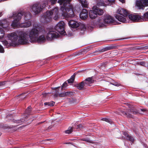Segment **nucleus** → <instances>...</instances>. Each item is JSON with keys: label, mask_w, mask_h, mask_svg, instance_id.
I'll use <instances>...</instances> for the list:
<instances>
[{"label": "nucleus", "mask_w": 148, "mask_h": 148, "mask_svg": "<svg viewBox=\"0 0 148 148\" xmlns=\"http://www.w3.org/2000/svg\"><path fill=\"white\" fill-rule=\"evenodd\" d=\"M38 26V24H34L33 25V27L29 32L17 31L8 34L7 37L11 40V44L16 45L17 44L18 35L19 37L18 43L22 45L27 44L29 42V38L31 42H37L41 44L45 42L46 39L48 41H52L60 36L58 33L51 31L47 33L46 37L45 35L47 32L43 29L39 28Z\"/></svg>", "instance_id": "f257e3e1"}, {"label": "nucleus", "mask_w": 148, "mask_h": 148, "mask_svg": "<svg viewBox=\"0 0 148 148\" xmlns=\"http://www.w3.org/2000/svg\"><path fill=\"white\" fill-rule=\"evenodd\" d=\"M13 16L14 20L11 24V26L13 27H19L27 28L31 25V21L25 22L20 23L19 21L21 19L22 16L24 17L25 21H27L30 19L32 16L30 12H13Z\"/></svg>", "instance_id": "f03ea898"}, {"label": "nucleus", "mask_w": 148, "mask_h": 148, "mask_svg": "<svg viewBox=\"0 0 148 148\" xmlns=\"http://www.w3.org/2000/svg\"><path fill=\"white\" fill-rule=\"evenodd\" d=\"M71 0H60L58 1L60 5H62L60 8L62 16L66 18H72L75 16L73 10V6L69 3Z\"/></svg>", "instance_id": "7ed1b4c3"}, {"label": "nucleus", "mask_w": 148, "mask_h": 148, "mask_svg": "<svg viewBox=\"0 0 148 148\" xmlns=\"http://www.w3.org/2000/svg\"><path fill=\"white\" fill-rule=\"evenodd\" d=\"M58 13V9L55 8L51 11H47L44 15L41 16L40 18V21L41 23H45L50 21L53 17L54 20H56L59 18Z\"/></svg>", "instance_id": "20e7f679"}, {"label": "nucleus", "mask_w": 148, "mask_h": 148, "mask_svg": "<svg viewBox=\"0 0 148 148\" xmlns=\"http://www.w3.org/2000/svg\"><path fill=\"white\" fill-rule=\"evenodd\" d=\"M97 22V26L99 28L105 27V24H111L114 25L119 24L115 21L114 18L112 16L108 14L104 15L103 21L102 18L100 17H99Z\"/></svg>", "instance_id": "39448f33"}, {"label": "nucleus", "mask_w": 148, "mask_h": 148, "mask_svg": "<svg viewBox=\"0 0 148 148\" xmlns=\"http://www.w3.org/2000/svg\"><path fill=\"white\" fill-rule=\"evenodd\" d=\"M57 0H45L42 3L41 5L39 3H34L30 8L31 11H33L36 14L40 12L42 10L43 8L46 6V5H49L50 3L51 5L55 4L56 3Z\"/></svg>", "instance_id": "423d86ee"}, {"label": "nucleus", "mask_w": 148, "mask_h": 148, "mask_svg": "<svg viewBox=\"0 0 148 148\" xmlns=\"http://www.w3.org/2000/svg\"><path fill=\"white\" fill-rule=\"evenodd\" d=\"M116 13L119 14H116L115 16L118 21L123 23L128 22L125 18L127 17L128 13L126 10L120 7L117 10Z\"/></svg>", "instance_id": "0eeeda50"}, {"label": "nucleus", "mask_w": 148, "mask_h": 148, "mask_svg": "<svg viewBox=\"0 0 148 148\" xmlns=\"http://www.w3.org/2000/svg\"><path fill=\"white\" fill-rule=\"evenodd\" d=\"M129 18L134 22H142L148 21V12L145 13L143 16L130 14L128 15Z\"/></svg>", "instance_id": "6e6552de"}, {"label": "nucleus", "mask_w": 148, "mask_h": 148, "mask_svg": "<svg viewBox=\"0 0 148 148\" xmlns=\"http://www.w3.org/2000/svg\"><path fill=\"white\" fill-rule=\"evenodd\" d=\"M65 23L63 21H60L56 26L55 30L60 34L64 35Z\"/></svg>", "instance_id": "1a4fd4ad"}, {"label": "nucleus", "mask_w": 148, "mask_h": 148, "mask_svg": "<svg viewBox=\"0 0 148 148\" xmlns=\"http://www.w3.org/2000/svg\"><path fill=\"white\" fill-rule=\"evenodd\" d=\"M140 110L143 112L145 110L144 109H140L139 110H137L134 108H131L128 109L127 112H126L125 111H123L122 113L123 114H125L127 117L132 118V116L130 113H132L134 114H136L138 113H140Z\"/></svg>", "instance_id": "9d476101"}, {"label": "nucleus", "mask_w": 148, "mask_h": 148, "mask_svg": "<svg viewBox=\"0 0 148 148\" xmlns=\"http://www.w3.org/2000/svg\"><path fill=\"white\" fill-rule=\"evenodd\" d=\"M136 5L138 9L143 10L145 6H148V0H137Z\"/></svg>", "instance_id": "9b49d317"}, {"label": "nucleus", "mask_w": 148, "mask_h": 148, "mask_svg": "<svg viewBox=\"0 0 148 148\" xmlns=\"http://www.w3.org/2000/svg\"><path fill=\"white\" fill-rule=\"evenodd\" d=\"M69 25L71 27L75 28L78 27H82V28H84L85 26L83 24L73 20H70L69 23Z\"/></svg>", "instance_id": "f8f14e48"}, {"label": "nucleus", "mask_w": 148, "mask_h": 148, "mask_svg": "<svg viewBox=\"0 0 148 148\" xmlns=\"http://www.w3.org/2000/svg\"><path fill=\"white\" fill-rule=\"evenodd\" d=\"M10 23L6 19L0 20V26L1 27L7 31L9 30L10 28L9 27Z\"/></svg>", "instance_id": "ddd939ff"}, {"label": "nucleus", "mask_w": 148, "mask_h": 148, "mask_svg": "<svg viewBox=\"0 0 148 148\" xmlns=\"http://www.w3.org/2000/svg\"><path fill=\"white\" fill-rule=\"evenodd\" d=\"M88 12L85 9H83L79 14L80 18L82 19H85L88 17Z\"/></svg>", "instance_id": "4468645a"}, {"label": "nucleus", "mask_w": 148, "mask_h": 148, "mask_svg": "<svg viewBox=\"0 0 148 148\" xmlns=\"http://www.w3.org/2000/svg\"><path fill=\"white\" fill-rule=\"evenodd\" d=\"M92 9H94L97 16V15H101L104 13V10H103L97 7L94 6L92 8Z\"/></svg>", "instance_id": "2eb2a0df"}, {"label": "nucleus", "mask_w": 148, "mask_h": 148, "mask_svg": "<svg viewBox=\"0 0 148 148\" xmlns=\"http://www.w3.org/2000/svg\"><path fill=\"white\" fill-rule=\"evenodd\" d=\"M85 85L87 86H90V84L94 82V80L92 79V77L87 78L84 80Z\"/></svg>", "instance_id": "dca6fc26"}, {"label": "nucleus", "mask_w": 148, "mask_h": 148, "mask_svg": "<svg viewBox=\"0 0 148 148\" xmlns=\"http://www.w3.org/2000/svg\"><path fill=\"white\" fill-rule=\"evenodd\" d=\"M123 134L126 137L127 139L132 142L134 141V140L133 137L129 135L126 132H123Z\"/></svg>", "instance_id": "f3484780"}, {"label": "nucleus", "mask_w": 148, "mask_h": 148, "mask_svg": "<svg viewBox=\"0 0 148 148\" xmlns=\"http://www.w3.org/2000/svg\"><path fill=\"white\" fill-rule=\"evenodd\" d=\"M86 85H85L84 81L81 82L79 84H77L76 85L77 88L79 89L82 90L84 89V87L87 86Z\"/></svg>", "instance_id": "a211bd4d"}, {"label": "nucleus", "mask_w": 148, "mask_h": 148, "mask_svg": "<svg viewBox=\"0 0 148 148\" xmlns=\"http://www.w3.org/2000/svg\"><path fill=\"white\" fill-rule=\"evenodd\" d=\"M89 15L90 18L92 19H95L97 17V14H96L94 9L91 10L89 13Z\"/></svg>", "instance_id": "6ab92c4d"}, {"label": "nucleus", "mask_w": 148, "mask_h": 148, "mask_svg": "<svg viewBox=\"0 0 148 148\" xmlns=\"http://www.w3.org/2000/svg\"><path fill=\"white\" fill-rule=\"evenodd\" d=\"M79 2L81 4L82 6L84 8L88 7V3L87 0H78Z\"/></svg>", "instance_id": "aec40b11"}, {"label": "nucleus", "mask_w": 148, "mask_h": 148, "mask_svg": "<svg viewBox=\"0 0 148 148\" xmlns=\"http://www.w3.org/2000/svg\"><path fill=\"white\" fill-rule=\"evenodd\" d=\"M56 93L54 94L55 96L57 97L58 96H59L60 97H64L66 96L65 92H63L61 93H59V92L58 90H56Z\"/></svg>", "instance_id": "412c9836"}, {"label": "nucleus", "mask_w": 148, "mask_h": 148, "mask_svg": "<svg viewBox=\"0 0 148 148\" xmlns=\"http://www.w3.org/2000/svg\"><path fill=\"white\" fill-rule=\"evenodd\" d=\"M55 103L53 101L49 102H47L44 103V104L45 106L46 107L52 106H54Z\"/></svg>", "instance_id": "4be33fe9"}, {"label": "nucleus", "mask_w": 148, "mask_h": 148, "mask_svg": "<svg viewBox=\"0 0 148 148\" xmlns=\"http://www.w3.org/2000/svg\"><path fill=\"white\" fill-rule=\"evenodd\" d=\"M5 32L2 28H0V40H3L4 38Z\"/></svg>", "instance_id": "5701e85b"}, {"label": "nucleus", "mask_w": 148, "mask_h": 148, "mask_svg": "<svg viewBox=\"0 0 148 148\" xmlns=\"http://www.w3.org/2000/svg\"><path fill=\"white\" fill-rule=\"evenodd\" d=\"M114 48V47L112 46H108L103 49L102 51H106L109 50L113 49Z\"/></svg>", "instance_id": "b1692460"}, {"label": "nucleus", "mask_w": 148, "mask_h": 148, "mask_svg": "<svg viewBox=\"0 0 148 148\" xmlns=\"http://www.w3.org/2000/svg\"><path fill=\"white\" fill-rule=\"evenodd\" d=\"M75 75H74L71 76V78L69 79L68 80V82L69 83H72L75 79Z\"/></svg>", "instance_id": "393cba45"}, {"label": "nucleus", "mask_w": 148, "mask_h": 148, "mask_svg": "<svg viewBox=\"0 0 148 148\" xmlns=\"http://www.w3.org/2000/svg\"><path fill=\"white\" fill-rule=\"evenodd\" d=\"M82 140L86 141L87 142H88L91 143H94L93 141L90 140L89 138H82L81 139Z\"/></svg>", "instance_id": "a878e982"}, {"label": "nucleus", "mask_w": 148, "mask_h": 148, "mask_svg": "<svg viewBox=\"0 0 148 148\" xmlns=\"http://www.w3.org/2000/svg\"><path fill=\"white\" fill-rule=\"evenodd\" d=\"M31 111V109L30 106H29L26 110L25 112L26 114L29 115Z\"/></svg>", "instance_id": "bb28decb"}, {"label": "nucleus", "mask_w": 148, "mask_h": 148, "mask_svg": "<svg viewBox=\"0 0 148 148\" xmlns=\"http://www.w3.org/2000/svg\"><path fill=\"white\" fill-rule=\"evenodd\" d=\"M25 121L24 119H21L20 120H15V122L17 123L21 124L24 121Z\"/></svg>", "instance_id": "cd10ccee"}, {"label": "nucleus", "mask_w": 148, "mask_h": 148, "mask_svg": "<svg viewBox=\"0 0 148 148\" xmlns=\"http://www.w3.org/2000/svg\"><path fill=\"white\" fill-rule=\"evenodd\" d=\"M72 132V129L71 127H69L68 130L65 131V133L66 134H69L71 133Z\"/></svg>", "instance_id": "c85d7f7f"}, {"label": "nucleus", "mask_w": 148, "mask_h": 148, "mask_svg": "<svg viewBox=\"0 0 148 148\" xmlns=\"http://www.w3.org/2000/svg\"><path fill=\"white\" fill-rule=\"evenodd\" d=\"M104 3L103 2H102V1H100L97 3V5L96 7H98L99 6H104Z\"/></svg>", "instance_id": "c756f323"}, {"label": "nucleus", "mask_w": 148, "mask_h": 148, "mask_svg": "<svg viewBox=\"0 0 148 148\" xmlns=\"http://www.w3.org/2000/svg\"><path fill=\"white\" fill-rule=\"evenodd\" d=\"M3 44L5 47H7L8 46H9V43H8V42L6 40H3L2 41Z\"/></svg>", "instance_id": "7c9ffc66"}, {"label": "nucleus", "mask_w": 148, "mask_h": 148, "mask_svg": "<svg viewBox=\"0 0 148 148\" xmlns=\"http://www.w3.org/2000/svg\"><path fill=\"white\" fill-rule=\"evenodd\" d=\"M101 120L109 123H110L111 122V120L110 119L106 118H103Z\"/></svg>", "instance_id": "2f4dec72"}, {"label": "nucleus", "mask_w": 148, "mask_h": 148, "mask_svg": "<svg viewBox=\"0 0 148 148\" xmlns=\"http://www.w3.org/2000/svg\"><path fill=\"white\" fill-rule=\"evenodd\" d=\"M72 94V92H65L66 96H71Z\"/></svg>", "instance_id": "473e14b6"}, {"label": "nucleus", "mask_w": 148, "mask_h": 148, "mask_svg": "<svg viewBox=\"0 0 148 148\" xmlns=\"http://www.w3.org/2000/svg\"><path fill=\"white\" fill-rule=\"evenodd\" d=\"M67 86V84L66 82H65L64 83L62 86L61 87V89H63L65 88Z\"/></svg>", "instance_id": "72a5a7b5"}, {"label": "nucleus", "mask_w": 148, "mask_h": 148, "mask_svg": "<svg viewBox=\"0 0 148 148\" xmlns=\"http://www.w3.org/2000/svg\"><path fill=\"white\" fill-rule=\"evenodd\" d=\"M4 51L3 47L0 45V52L3 53Z\"/></svg>", "instance_id": "f704fd0d"}, {"label": "nucleus", "mask_w": 148, "mask_h": 148, "mask_svg": "<svg viewBox=\"0 0 148 148\" xmlns=\"http://www.w3.org/2000/svg\"><path fill=\"white\" fill-rule=\"evenodd\" d=\"M111 84H112L113 85H114L116 86H119L120 84L119 83L116 82H114L113 83Z\"/></svg>", "instance_id": "c9c22d12"}, {"label": "nucleus", "mask_w": 148, "mask_h": 148, "mask_svg": "<svg viewBox=\"0 0 148 148\" xmlns=\"http://www.w3.org/2000/svg\"><path fill=\"white\" fill-rule=\"evenodd\" d=\"M82 126L81 124H79L77 126L76 128L78 129L79 128H82Z\"/></svg>", "instance_id": "e433bc0d"}, {"label": "nucleus", "mask_w": 148, "mask_h": 148, "mask_svg": "<svg viewBox=\"0 0 148 148\" xmlns=\"http://www.w3.org/2000/svg\"><path fill=\"white\" fill-rule=\"evenodd\" d=\"M142 49H148V45L143 47L141 48Z\"/></svg>", "instance_id": "4c0bfd02"}, {"label": "nucleus", "mask_w": 148, "mask_h": 148, "mask_svg": "<svg viewBox=\"0 0 148 148\" xmlns=\"http://www.w3.org/2000/svg\"><path fill=\"white\" fill-rule=\"evenodd\" d=\"M5 83V82H0V86L4 85Z\"/></svg>", "instance_id": "58836bf2"}, {"label": "nucleus", "mask_w": 148, "mask_h": 148, "mask_svg": "<svg viewBox=\"0 0 148 148\" xmlns=\"http://www.w3.org/2000/svg\"><path fill=\"white\" fill-rule=\"evenodd\" d=\"M115 0H108V1L110 3H113Z\"/></svg>", "instance_id": "ea45409f"}, {"label": "nucleus", "mask_w": 148, "mask_h": 148, "mask_svg": "<svg viewBox=\"0 0 148 148\" xmlns=\"http://www.w3.org/2000/svg\"><path fill=\"white\" fill-rule=\"evenodd\" d=\"M2 15V12H0V17H1Z\"/></svg>", "instance_id": "a19ab883"}, {"label": "nucleus", "mask_w": 148, "mask_h": 148, "mask_svg": "<svg viewBox=\"0 0 148 148\" xmlns=\"http://www.w3.org/2000/svg\"><path fill=\"white\" fill-rule=\"evenodd\" d=\"M120 1L122 2V3H123L124 2V0H119Z\"/></svg>", "instance_id": "79ce46f5"}, {"label": "nucleus", "mask_w": 148, "mask_h": 148, "mask_svg": "<svg viewBox=\"0 0 148 148\" xmlns=\"http://www.w3.org/2000/svg\"><path fill=\"white\" fill-rule=\"evenodd\" d=\"M127 105L129 107V108H130V107L129 106V104H128V103H127Z\"/></svg>", "instance_id": "37998d69"}, {"label": "nucleus", "mask_w": 148, "mask_h": 148, "mask_svg": "<svg viewBox=\"0 0 148 148\" xmlns=\"http://www.w3.org/2000/svg\"><path fill=\"white\" fill-rule=\"evenodd\" d=\"M1 133H0V136H1Z\"/></svg>", "instance_id": "c03bdc74"}, {"label": "nucleus", "mask_w": 148, "mask_h": 148, "mask_svg": "<svg viewBox=\"0 0 148 148\" xmlns=\"http://www.w3.org/2000/svg\"><path fill=\"white\" fill-rule=\"evenodd\" d=\"M55 88H57L55 87Z\"/></svg>", "instance_id": "a18cd8bd"}, {"label": "nucleus", "mask_w": 148, "mask_h": 148, "mask_svg": "<svg viewBox=\"0 0 148 148\" xmlns=\"http://www.w3.org/2000/svg\"><path fill=\"white\" fill-rule=\"evenodd\" d=\"M0 90H1V89H0Z\"/></svg>", "instance_id": "49530a36"}]
</instances>
